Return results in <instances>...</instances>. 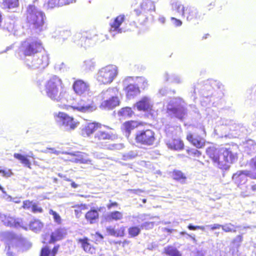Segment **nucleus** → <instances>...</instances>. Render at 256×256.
Returning a JSON list of instances; mask_svg holds the SVG:
<instances>
[{"label":"nucleus","mask_w":256,"mask_h":256,"mask_svg":"<svg viewBox=\"0 0 256 256\" xmlns=\"http://www.w3.org/2000/svg\"><path fill=\"white\" fill-rule=\"evenodd\" d=\"M110 126L100 122H92L88 124L82 130V134L90 136L94 132V140L96 144L102 148L114 150L118 148V144L114 142L118 135L113 132Z\"/></svg>","instance_id":"obj_1"},{"label":"nucleus","mask_w":256,"mask_h":256,"mask_svg":"<svg viewBox=\"0 0 256 256\" xmlns=\"http://www.w3.org/2000/svg\"><path fill=\"white\" fill-rule=\"evenodd\" d=\"M206 154L212 164L220 169H228V164L232 163L235 158L230 149L226 148L218 150L214 146H209L206 148Z\"/></svg>","instance_id":"obj_2"},{"label":"nucleus","mask_w":256,"mask_h":256,"mask_svg":"<svg viewBox=\"0 0 256 256\" xmlns=\"http://www.w3.org/2000/svg\"><path fill=\"white\" fill-rule=\"evenodd\" d=\"M46 95L51 100L60 102L66 98V92L62 80L58 76H53L44 84Z\"/></svg>","instance_id":"obj_3"},{"label":"nucleus","mask_w":256,"mask_h":256,"mask_svg":"<svg viewBox=\"0 0 256 256\" xmlns=\"http://www.w3.org/2000/svg\"><path fill=\"white\" fill-rule=\"evenodd\" d=\"M36 6L33 3L28 6L26 13V22L30 28L41 32L44 29L46 16L44 12L39 10Z\"/></svg>","instance_id":"obj_4"},{"label":"nucleus","mask_w":256,"mask_h":256,"mask_svg":"<svg viewBox=\"0 0 256 256\" xmlns=\"http://www.w3.org/2000/svg\"><path fill=\"white\" fill-rule=\"evenodd\" d=\"M20 51L24 56H34L44 50L42 42L34 38H28L20 43Z\"/></svg>","instance_id":"obj_5"},{"label":"nucleus","mask_w":256,"mask_h":256,"mask_svg":"<svg viewBox=\"0 0 256 256\" xmlns=\"http://www.w3.org/2000/svg\"><path fill=\"white\" fill-rule=\"evenodd\" d=\"M172 8L176 12L180 14L182 16H184L186 14V20L188 21H198L202 19L201 14L196 9L188 6H184L180 2L173 3Z\"/></svg>","instance_id":"obj_6"},{"label":"nucleus","mask_w":256,"mask_h":256,"mask_svg":"<svg viewBox=\"0 0 256 256\" xmlns=\"http://www.w3.org/2000/svg\"><path fill=\"white\" fill-rule=\"evenodd\" d=\"M134 140L138 144L152 146L156 141V134L151 129H144L136 132L134 134Z\"/></svg>","instance_id":"obj_7"},{"label":"nucleus","mask_w":256,"mask_h":256,"mask_svg":"<svg viewBox=\"0 0 256 256\" xmlns=\"http://www.w3.org/2000/svg\"><path fill=\"white\" fill-rule=\"evenodd\" d=\"M117 74L116 67L112 65H109L99 70L96 79L101 84H109L113 81Z\"/></svg>","instance_id":"obj_8"},{"label":"nucleus","mask_w":256,"mask_h":256,"mask_svg":"<svg viewBox=\"0 0 256 256\" xmlns=\"http://www.w3.org/2000/svg\"><path fill=\"white\" fill-rule=\"evenodd\" d=\"M182 100L174 98L168 104L166 112L170 116L182 120L186 114L185 108L182 104Z\"/></svg>","instance_id":"obj_9"},{"label":"nucleus","mask_w":256,"mask_h":256,"mask_svg":"<svg viewBox=\"0 0 256 256\" xmlns=\"http://www.w3.org/2000/svg\"><path fill=\"white\" fill-rule=\"evenodd\" d=\"M54 118L56 123L66 128L69 130L75 129L79 124L72 116L64 112H60L55 114Z\"/></svg>","instance_id":"obj_10"},{"label":"nucleus","mask_w":256,"mask_h":256,"mask_svg":"<svg viewBox=\"0 0 256 256\" xmlns=\"http://www.w3.org/2000/svg\"><path fill=\"white\" fill-rule=\"evenodd\" d=\"M131 80H133L132 78L128 77L123 81V83L126 85L124 88L126 97L130 100L134 98L140 93V88L137 85L132 84H128Z\"/></svg>","instance_id":"obj_11"},{"label":"nucleus","mask_w":256,"mask_h":256,"mask_svg":"<svg viewBox=\"0 0 256 256\" xmlns=\"http://www.w3.org/2000/svg\"><path fill=\"white\" fill-rule=\"evenodd\" d=\"M48 64V57L47 54H42L40 56L34 58L30 63H27L29 68H44Z\"/></svg>","instance_id":"obj_12"},{"label":"nucleus","mask_w":256,"mask_h":256,"mask_svg":"<svg viewBox=\"0 0 256 256\" xmlns=\"http://www.w3.org/2000/svg\"><path fill=\"white\" fill-rule=\"evenodd\" d=\"M68 154L71 156L70 161L75 163L82 164H90L92 160L88 158V154L81 152H68Z\"/></svg>","instance_id":"obj_13"},{"label":"nucleus","mask_w":256,"mask_h":256,"mask_svg":"<svg viewBox=\"0 0 256 256\" xmlns=\"http://www.w3.org/2000/svg\"><path fill=\"white\" fill-rule=\"evenodd\" d=\"M71 107L74 110H77L80 112H86L92 110V100H88L86 101L84 100H80L76 106H65L64 108L68 109Z\"/></svg>","instance_id":"obj_14"},{"label":"nucleus","mask_w":256,"mask_h":256,"mask_svg":"<svg viewBox=\"0 0 256 256\" xmlns=\"http://www.w3.org/2000/svg\"><path fill=\"white\" fill-rule=\"evenodd\" d=\"M186 139L197 148H202L206 144L204 138L199 135H194L191 132L187 134Z\"/></svg>","instance_id":"obj_15"},{"label":"nucleus","mask_w":256,"mask_h":256,"mask_svg":"<svg viewBox=\"0 0 256 256\" xmlns=\"http://www.w3.org/2000/svg\"><path fill=\"white\" fill-rule=\"evenodd\" d=\"M120 103V100L118 96H111L110 98L103 100L100 107L102 110H111L119 106Z\"/></svg>","instance_id":"obj_16"},{"label":"nucleus","mask_w":256,"mask_h":256,"mask_svg":"<svg viewBox=\"0 0 256 256\" xmlns=\"http://www.w3.org/2000/svg\"><path fill=\"white\" fill-rule=\"evenodd\" d=\"M142 125L143 122H142L135 120H129L122 123L120 129L122 132L130 135L133 130Z\"/></svg>","instance_id":"obj_17"},{"label":"nucleus","mask_w":256,"mask_h":256,"mask_svg":"<svg viewBox=\"0 0 256 256\" xmlns=\"http://www.w3.org/2000/svg\"><path fill=\"white\" fill-rule=\"evenodd\" d=\"M66 230L64 228H57L51 232L48 243L54 244L56 242L62 240L66 237Z\"/></svg>","instance_id":"obj_18"},{"label":"nucleus","mask_w":256,"mask_h":256,"mask_svg":"<svg viewBox=\"0 0 256 256\" xmlns=\"http://www.w3.org/2000/svg\"><path fill=\"white\" fill-rule=\"evenodd\" d=\"M135 106L138 110L142 112H150L152 108L150 100L148 96L142 97L135 104Z\"/></svg>","instance_id":"obj_19"},{"label":"nucleus","mask_w":256,"mask_h":256,"mask_svg":"<svg viewBox=\"0 0 256 256\" xmlns=\"http://www.w3.org/2000/svg\"><path fill=\"white\" fill-rule=\"evenodd\" d=\"M72 88L74 92L78 95L84 94L89 90L88 84L81 80H76L73 84Z\"/></svg>","instance_id":"obj_20"},{"label":"nucleus","mask_w":256,"mask_h":256,"mask_svg":"<svg viewBox=\"0 0 256 256\" xmlns=\"http://www.w3.org/2000/svg\"><path fill=\"white\" fill-rule=\"evenodd\" d=\"M106 231L110 236L117 238H122L126 235V228L124 226H121L117 228L108 226L106 228Z\"/></svg>","instance_id":"obj_21"},{"label":"nucleus","mask_w":256,"mask_h":256,"mask_svg":"<svg viewBox=\"0 0 256 256\" xmlns=\"http://www.w3.org/2000/svg\"><path fill=\"white\" fill-rule=\"evenodd\" d=\"M125 18V16L123 14H120L116 16L114 18L113 22L110 24V32H121L122 29L120 28V26L124 21Z\"/></svg>","instance_id":"obj_22"},{"label":"nucleus","mask_w":256,"mask_h":256,"mask_svg":"<svg viewBox=\"0 0 256 256\" xmlns=\"http://www.w3.org/2000/svg\"><path fill=\"white\" fill-rule=\"evenodd\" d=\"M99 210L94 208H92L88 210L84 215L86 221L90 224L96 223L99 219Z\"/></svg>","instance_id":"obj_23"},{"label":"nucleus","mask_w":256,"mask_h":256,"mask_svg":"<svg viewBox=\"0 0 256 256\" xmlns=\"http://www.w3.org/2000/svg\"><path fill=\"white\" fill-rule=\"evenodd\" d=\"M77 242L80 244L82 248L86 252L92 253L95 250V248L91 244L90 240L88 237L79 238Z\"/></svg>","instance_id":"obj_24"},{"label":"nucleus","mask_w":256,"mask_h":256,"mask_svg":"<svg viewBox=\"0 0 256 256\" xmlns=\"http://www.w3.org/2000/svg\"><path fill=\"white\" fill-rule=\"evenodd\" d=\"M168 148L172 150H180L184 148V144L180 138H172L166 143Z\"/></svg>","instance_id":"obj_25"},{"label":"nucleus","mask_w":256,"mask_h":256,"mask_svg":"<svg viewBox=\"0 0 256 256\" xmlns=\"http://www.w3.org/2000/svg\"><path fill=\"white\" fill-rule=\"evenodd\" d=\"M60 248L58 244L54 245L52 250L48 246H44L41 249L40 256H56Z\"/></svg>","instance_id":"obj_26"},{"label":"nucleus","mask_w":256,"mask_h":256,"mask_svg":"<svg viewBox=\"0 0 256 256\" xmlns=\"http://www.w3.org/2000/svg\"><path fill=\"white\" fill-rule=\"evenodd\" d=\"M124 218L123 213L120 211L114 210L108 213L104 218L107 222H116L122 220Z\"/></svg>","instance_id":"obj_27"},{"label":"nucleus","mask_w":256,"mask_h":256,"mask_svg":"<svg viewBox=\"0 0 256 256\" xmlns=\"http://www.w3.org/2000/svg\"><path fill=\"white\" fill-rule=\"evenodd\" d=\"M14 156L15 158L19 160L20 162L25 166L28 168L30 169L32 168L31 167V162L29 159L28 158V157H31L33 158H34V156L32 154L31 156H25L22 155V154H18V153H14Z\"/></svg>","instance_id":"obj_28"},{"label":"nucleus","mask_w":256,"mask_h":256,"mask_svg":"<svg viewBox=\"0 0 256 256\" xmlns=\"http://www.w3.org/2000/svg\"><path fill=\"white\" fill-rule=\"evenodd\" d=\"M118 116L123 118H130L134 115V112L129 106L121 108L118 112Z\"/></svg>","instance_id":"obj_29"},{"label":"nucleus","mask_w":256,"mask_h":256,"mask_svg":"<svg viewBox=\"0 0 256 256\" xmlns=\"http://www.w3.org/2000/svg\"><path fill=\"white\" fill-rule=\"evenodd\" d=\"M186 152L188 155V158L194 160H196L202 154V152L200 150L192 148H187Z\"/></svg>","instance_id":"obj_30"},{"label":"nucleus","mask_w":256,"mask_h":256,"mask_svg":"<svg viewBox=\"0 0 256 256\" xmlns=\"http://www.w3.org/2000/svg\"><path fill=\"white\" fill-rule=\"evenodd\" d=\"M74 208V214L76 218H80L83 212L88 209V206L86 204H78L72 206Z\"/></svg>","instance_id":"obj_31"},{"label":"nucleus","mask_w":256,"mask_h":256,"mask_svg":"<svg viewBox=\"0 0 256 256\" xmlns=\"http://www.w3.org/2000/svg\"><path fill=\"white\" fill-rule=\"evenodd\" d=\"M2 4L4 9H12L19 6V0H3Z\"/></svg>","instance_id":"obj_32"},{"label":"nucleus","mask_w":256,"mask_h":256,"mask_svg":"<svg viewBox=\"0 0 256 256\" xmlns=\"http://www.w3.org/2000/svg\"><path fill=\"white\" fill-rule=\"evenodd\" d=\"M164 252L169 256H182L178 249L172 246H168L164 248Z\"/></svg>","instance_id":"obj_33"},{"label":"nucleus","mask_w":256,"mask_h":256,"mask_svg":"<svg viewBox=\"0 0 256 256\" xmlns=\"http://www.w3.org/2000/svg\"><path fill=\"white\" fill-rule=\"evenodd\" d=\"M172 174L173 179L176 180L184 182L186 179L184 174L180 170H174L172 172Z\"/></svg>","instance_id":"obj_34"},{"label":"nucleus","mask_w":256,"mask_h":256,"mask_svg":"<svg viewBox=\"0 0 256 256\" xmlns=\"http://www.w3.org/2000/svg\"><path fill=\"white\" fill-rule=\"evenodd\" d=\"M140 6L144 10L151 11L154 10L155 9L154 4L150 0H143Z\"/></svg>","instance_id":"obj_35"},{"label":"nucleus","mask_w":256,"mask_h":256,"mask_svg":"<svg viewBox=\"0 0 256 256\" xmlns=\"http://www.w3.org/2000/svg\"><path fill=\"white\" fill-rule=\"evenodd\" d=\"M128 234L130 238H135L140 233V228L138 226H132L128 228Z\"/></svg>","instance_id":"obj_36"},{"label":"nucleus","mask_w":256,"mask_h":256,"mask_svg":"<svg viewBox=\"0 0 256 256\" xmlns=\"http://www.w3.org/2000/svg\"><path fill=\"white\" fill-rule=\"evenodd\" d=\"M31 229L34 231L40 230L43 226V224L39 220H34L30 224Z\"/></svg>","instance_id":"obj_37"},{"label":"nucleus","mask_w":256,"mask_h":256,"mask_svg":"<svg viewBox=\"0 0 256 256\" xmlns=\"http://www.w3.org/2000/svg\"><path fill=\"white\" fill-rule=\"evenodd\" d=\"M34 202L30 200H25L22 202V208L24 210H32Z\"/></svg>","instance_id":"obj_38"},{"label":"nucleus","mask_w":256,"mask_h":256,"mask_svg":"<svg viewBox=\"0 0 256 256\" xmlns=\"http://www.w3.org/2000/svg\"><path fill=\"white\" fill-rule=\"evenodd\" d=\"M0 174L4 177H10L13 175L10 169H2L0 168Z\"/></svg>","instance_id":"obj_39"},{"label":"nucleus","mask_w":256,"mask_h":256,"mask_svg":"<svg viewBox=\"0 0 256 256\" xmlns=\"http://www.w3.org/2000/svg\"><path fill=\"white\" fill-rule=\"evenodd\" d=\"M31 211L34 214L42 213L43 209L42 207L39 206L36 203L34 202Z\"/></svg>","instance_id":"obj_40"},{"label":"nucleus","mask_w":256,"mask_h":256,"mask_svg":"<svg viewBox=\"0 0 256 256\" xmlns=\"http://www.w3.org/2000/svg\"><path fill=\"white\" fill-rule=\"evenodd\" d=\"M49 214L53 216L54 219L56 222L58 224H60L61 222L60 216L56 212L52 210H50Z\"/></svg>","instance_id":"obj_41"},{"label":"nucleus","mask_w":256,"mask_h":256,"mask_svg":"<svg viewBox=\"0 0 256 256\" xmlns=\"http://www.w3.org/2000/svg\"><path fill=\"white\" fill-rule=\"evenodd\" d=\"M154 226V222H146L143 223L140 226V228L144 229L145 230H148L153 228Z\"/></svg>","instance_id":"obj_42"},{"label":"nucleus","mask_w":256,"mask_h":256,"mask_svg":"<svg viewBox=\"0 0 256 256\" xmlns=\"http://www.w3.org/2000/svg\"><path fill=\"white\" fill-rule=\"evenodd\" d=\"M84 66L86 70H90L94 68L95 63L92 60H86L84 62Z\"/></svg>","instance_id":"obj_43"},{"label":"nucleus","mask_w":256,"mask_h":256,"mask_svg":"<svg viewBox=\"0 0 256 256\" xmlns=\"http://www.w3.org/2000/svg\"><path fill=\"white\" fill-rule=\"evenodd\" d=\"M232 226H233V225L229 224L224 226L222 225V228L225 232H235L236 230H232Z\"/></svg>","instance_id":"obj_44"},{"label":"nucleus","mask_w":256,"mask_h":256,"mask_svg":"<svg viewBox=\"0 0 256 256\" xmlns=\"http://www.w3.org/2000/svg\"><path fill=\"white\" fill-rule=\"evenodd\" d=\"M118 204L116 202H112V200H109V203L106 204L108 210H110L113 208H117Z\"/></svg>","instance_id":"obj_45"},{"label":"nucleus","mask_w":256,"mask_h":256,"mask_svg":"<svg viewBox=\"0 0 256 256\" xmlns=\"http://www.w3.org/2000/svg\"><path fill=\"white\" fill-rule=\"evenodd\" d=\"M130 242L128 240H124L122 241H118L116 242L117 244H118L123 248L128 246L130 244Z\"/></svg>","instance_id":"obj_46"},{"label":"nucleus","mask_w":256,"mask_h":256,"mask_svg":"<svg viewBox=\"0 0 256 256\" xmlns=\"http://www.w3.org/2000/svg\"><path fill=\"white\" fill-rule=\"evenodd\" d=\"M170 20L174 22V24L176 26H180L182 25V22L178 19H177L174 17H172Z\"/></svg>","instance_id":"obj_47"},{"label":"nucleus","mask_w":256,"mask_h":256,"mask_svg":"<svg viewBox=\"0 0 256 256\" xmlns=\"http://www.w3.org/2000/svg\"><path fill=\"white\" fill-rule=\"evenodd\" d=\"M188 228L190 230H199V229L203 230L204 229V226H192V225L190 224L188 226Z\"/></svg>","instance_id":"obj_48"},{"label":"nucleus","mask_w":256,"mask_h":256,"mask_svg":"<svg viewBox=\"0 0 256 256\" xmlns=\"http://www.w3.org/2000/svg\"><path fill=\"white\" fill-rule=\"evenodd\" d=\"M242 239L243 238L242 235H238L234 239L232 240V242L234 244L240 243L242 241Z\"/></svg>","instance_id":"obj_49"},{"label":"nucleus","mask_w":256,"mask_h":256,"mask_svg":"<svg viewBox=\"0 0 256 256\" xmlns=\"http://www.w3.org/2000/svg\"><path fill=\"white\" fill-rule=\"evenodd\" d=\"M250 165L252 168L256 170V156L251 159Z\"/></svg>","instance_id":"obj_50"},{"label":"nucleus","mask_w":256,"mask_h":256,"mask_svg":"<svg viewBox=\"0 0 256 256\" xmlns=\"http://www.w3.org/2000/svg\"><path fill=\"white\" fill-rule=\"evenodd\" d=\"M66 180L68 182H71L70 186L73 188H77L78 186V184H76L75 182L72 181L69 178H66Z\"/></svg>","instance_id":"obj_51"},{"label":"nucleus","mask_w":256,"mask_h":256,"mask_svg":"<svg viewBox=\"0 0 256 256\" xmlns=\"http://www.w3.org/2000/svg\"><path fill=\"white\" fill-rule=\"evenodd\" d=\"M220 228H222V225L217 224L210 226V229L212 230L219 229Z\"/></svg>","instance_id":"obj_52"},{"label":"nucleus","mask_w":256,"mask_h":256,"mask_svg":"<svg viewBox=\"0 0 256 256\" xmlns=\"http://www.w3.org/2000/svg\"><path fill=\"white\" fill-rule=\"evenodd\" d=\"M198 128L197 126H194V133L197 134V131H198ZM199 129L201 130L204 132H205L204 128L203 127L200 128H199Z\"/></svg>","instance_id":"obj_53"},{"label":"nucleus","mask_w":256,"mask_h":256,"mask_svg":"<svg viewBox=\"0 0 256 256\" xmlns=\"http://www.w3.org/2000/svg\"><path fill=\"white\" fill-rule=\"evenodd\" d=\"M110 90H106L105 92H104V94L106 96L108 97V96H110Z\"/></svg>","instance_id":"obj_54"},{"label":"nucleus","mask_w":256,"mask_h":256,"mask_svg":"<svg viewBox=\"0 0 256 256\" xmlns=\"http://www.w3.org/2000/svg\"><path fill=\"white\" fill-rule=\"evenodd\" d=\"M164 231L168 232V233H172V232H174V229L168 228H165Z\"/></svg>","instance_id":"obj_55"},{"label":"nucleus","mask_w":256,"mask_h":256,"mask_svg":"<svg viewBox=\"0 0 256 256\" xmlns=\"http://www.w3.org/2000/svg\"><path fill=\"white\" fill-rule=\"evenodd\" d=\"M158 20L162 24H164L166 21V19L164 17L160 18Z\"/></svg>","instance_id":"obj_56"},{"label":"nucleus","mask_w":256,"mask_h":256,"mask_svg":"<svg viewBox=\"0 0 256 256\" xmlns=\"http://www.w3.org/2000/svg\"><path fill=\"white\" fill-rule=\"evenodd\" d=\"M251 189H252L253 191H256V184H254V185L252 186H251Z\"/></svg>","instance_id":"obj_57"},{"label":"nucleus","mask_w":256,"mask_h":256,"mask_svg":"<svg viewBox=\"0 0 256 256\" xmlns=\"http://www.w3.org/2000/svg\"><path fill=\"white\" fill-rule=\"evenodd\" d=\"M210 36V34H205L202 38L204 40V39H206L207 38L208 36Z\"/></svg>","instance_id":"obj_58"},{"label":"nucleus","mask_w":256,"mask_h":256,"mask_svg":"<svg viewBox=\"0 0 256 256\" xmlns=\"http://www.w3.org/2000/svg\"><path fill=\"white\" fill-rule=\"evenodd\" d=\"M214 4H212V3L210 4H209V6H208V10H210L212 8H211V6H214Z\"/></svg>","instance_id":"obj_59"},{"label":"nucleus","mask_w":256,"mask_h":256,"mask_svg":"<svg viewBox=\"0 0 256 256\" xmlns=\"http://www.w3.org/2000/svg\"><path fill=\"white\" fill-rule=\"evenodd\" d=\"M10 238H17L18 237L17 236H16V235L14 234H12L11 236H10Z\"/></svg>","instance_id":"obj_60"},{"label":"nucleus","mask_w":256,"mask_h":256,"mask_svg":"<svg viewBox=\"0 0 256 256\" xmlns=\"http://www.w3.org/2000/svg\"><path fill=\"white\" fill-rule=\"evenodd\" d=\"M68 2L67 1L64 2H60V4H68Z\"/></svg>","instance_id":"obj_61"},{"label":"nucleus","mask_w":256,"mask_h":256,"mask_svg":"<svg viewBox=\"0 0 256 256\" xmlns=\"http://www.w3.org/2000/svg\"><path fill=\"white\" fill-rule=\"evenodd\" d=\"M142 202H143V203H146V200L145 198H144L142 200Z\"/></svg>","instance_id":"obj_62"},{"label":"nucleus","mask_w":256,"mask_h":256,"mask_svg":"<svg viewBox=\"0 0 256 256\" xmlns=\"http://www.w3.org/2000/svg\"><path fill=\"white\" fill-rule=\"evenodd\" d=\"M3 190V188L2 186L0 185V190Z\"/></svg>","instance_id":"obj_63"},{"label":"nucleus","mask_w":256,"mask_h":256,"mask_svg":"<svg viewBox=\"0 0 256 256\" xmlns=\"http://www.w3.org/2000/svg\"><path fill=\"white\" fill-rule=\"evenodd\" d=\"M138 190L139 192H142V190Z\"/></svg>","instance_id":"obj_64"}]
</instances>
